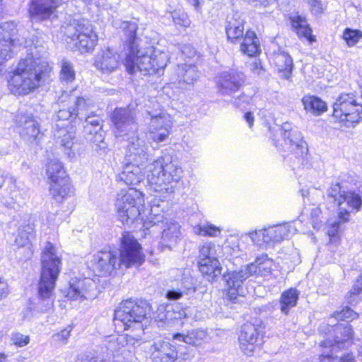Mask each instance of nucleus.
Here are the masks:
<instances>
[{
  "mask_svg": "<svg viewBox=\"0 0 362 362\" xmlns=\"http://www.w3.org/2000/svg\"><path fill=\"white\" fill-rule=\"evenodd\" d=\"M177 74L180 85L182 83L188 86L192 85L199 77L197 68L193 64L178 65Z\"/></svg>",
  "mask_w": 362,
  "mask_h": 362,
  "instance_id": "obj_34",
  "label": "nucleus"
},
{
  "mask_svg": "<svg viewBox=\"0 0 362 362\" xmlns=\"http://www.w3.org/2000/svg\"><path fill=\"white\" fill-rule=\"evenodd\" d=\"M275 63L278 66L279 71H284V76L287 79L289 78L293 69L291 57L287 52H279L275 57Z\"/></svg>",
  "mask_w": 362,
  "mask_h": 362,
  "instance_id": "obj_43",
  "label": "nucleus"
},
{
  "mask_svg": "<svg viewBox=\"0 0 362 362\" xmlns=\"http://www.w3.org/2000/svg\"><path fill=\"white\" fill-rule=\"evenodd\" d=\"M149 122H148V132L150 139L156 143L165 141L170 134L173 127V121L170 116L165 112L153 114L147 112Z\"/></svg>",
  "mask_w": 362,
  "mask_h": 362,
  "instance_id": "obj_17",
  "label": "nucleus"
},
{
  "mask_svg": "<svg viewBox=\"0 0 362 362\" xmlns=\"http://www.w3.org/2000/svg\"><path fill=\"white\" fill-rule=\"evenodd\" d=\"M263 327L260 325L246 322L241 327L239 336L240 347L247 355L252 354L256 346L262 344Z\"/></svg>",
  "mask_w": 362,
  "mask_h": 362,
  "instance_id": "obj_19",
  "label": "nucleus"
},
{
  "mask_svg": "<svg viewBox=\"0 0 362 362\" xmlns=\"http://www.w3.org/2000/svg\"><path fill=\"white\" fill-rule=\"evenodd\" d=\"M188 3L192 5L194 10L197 12H201L202 5L200 0H187Z\"/></svg>",
  "mask_w": 362,
  "mask_h": 362,
  "instance_id": "obj_63",
  "label": "nucleus"
},
{
  "mask_svg": "<svg viewBox=\"0 0 362 362\" xmlns=\"http://www.w3.org/2000/svg\"><path fill=\"white\" fill-rule=\"evenodd\" d=\"M245 120L248 123L250 127L253 126L254 116L251 112H247L244 115Z\"/></svg>",
  "mask_w": 362,
  "mask_h": 362,
  "instance_id": "obj_64",
  "label": "nucleus"
},
{
  "mask_svg": "<svg viewBox=\"0 0 362 362\" xmlns=\"http://www.w3.org/2000/svg\"><path fill=\"white\" fill-rule=\"evenodd\" d=\"M182 174L179 161L170 155L159 157L146 166V178L151 189L163 198L175 192Z\"/></svg>",
  "mask_w": 362,
  "mask_h": 362,
  "instance_id": "obj_3",
  "label": "nucleus"
},
{
  "mask_svg": "<svg viewBox=\"0 0 362 362\" xmlns=\"http://www.w3.org/2000/svg\"><path fill=\"white\" fill-rule=\"evenodd\" d=\"M145 261L141 245L129 233H124L121 238L118 268L139 267Z\"/></svg>",
  "mask_w": 362,
  "mask_h": 362,
  "instance_id": "obj_14",
  "label": "nucleus"
},
{
  "mask_svg": "<svg viewBox=\"0 0 362 362\" xmlns=\"http://www.w3.org/2000/svg\"><path fill=\"white\" fill-rule=\"evenodd\" d=\"M281 136L284 144L276 147L285 152H290L298 160V163L305 165L308 163V147L303 140L302 133L286 122L282 124Z\"/></svg>",
  "mask_w": 362,
  "mask_h": 362,
  "instance_id": "obj_12",
  "label": "nucleus"
},
{
  "mask_svg": "<svg viewBox=\"0 0 362 362\" xmlns=\"http://www.w3.org/2000/svg\"><path fill=\"white\" fill-rule=\"evenodd\" d=\"M143 194L135 187H131L125 193L118 194L115 209L119 220L122 223L132 224L140 215V206H143Z\"/></svg>",
  "mask_w": 362,
  "mask_h": 362,
  "instance_id": "obj_10",
  "label": "nucleus"
},
{
  "mask_svg": "<svg viewBox=\"0 0 362 362\" xmlns=\"http://www.w3.org/2000/svg\"><path fill=\"white\" fill-rule=\"evenodd\" d=\"M207 271L202 270V265L198 264L199 271L206 276L209 281H213L214 279L219 276L221 274L222 267L218 258L210 259V262H206Z\"/></svg>",
  "mask_w": 362,
  "mask_h": 362,
  "instance_id": "obj_44",
  "label": "nucleus"
},
{
  "mask_svg": "<svg viewBox=\"0 0 362 362\" xmlns=\"http://www.w3.org/2000/svg\"><path fill=\"white\" fill-rule=\"evenodd\" d=\"M302 103L306 111L316 116L320 115L327 110V104L317 96L305 95L302 98Z\"/></svg>",
  "mask_w": 362,
  "mask_h": 362,
  "instance_id": "obj_37",
  "label": "nucleus"
},
{
  "mask_svg": "<svg viewBox=\"0 0 362 362\" xmlns=\"http://www.w3.org/2000/svg\"><path fill=\"white\" fill-rule=\"evenodd\" d=\"M60 265L61 259L56 255L54 246L47 243L41 256L42 271L38 284L37 303L28 308L30 311L45 313L52 309V292L60 272Z\"/></svg>",
  "mask_w": 362,
  "mask_h": 362,
  "instance_id": "obj_2",
  "label": "nucleus"
},
{
  "mask_svg": "<svg viewBox=\"0 0 362 362\" xmlns=\"http://www.w3.org/2000/svg\"><path fill=\"white\" fill-rule=\"evenodd\" d=\"M72 109L71 105L66 107H61L57 114L54 115L53 119L57 122H67L69 120L75 119L77 116V113Z\"/></svg>",
  "mask_w": 362,
  "mask_h": 362,
  "instance_id": "obj_49",
  "label": "nucleus"
},
{
  "mask_svg": "<svg viewBox=\"0 0 362 362\" xmlns=\"http://www.w3.org/2000/svg\"><path fill=\"white\" fill-rule=\"evenodd\" d=\"M17 123L21 127L20 135L23 139L30 143L37 140L40 134L37 121L31 117L21 115L18 118Z\"/></svg>",
  "mask_w": 362,
  "mask_h": 362,
  "instance_id": "obj_29",
  "label": "nucleus"
},
{
  "mask_svg": "<svg viewBox=\"0 0 362 362\" xmlns=\"http://www.w3.org/2000/svg\"><path fill=\"white\" fill-rule=\"evenodd\" d=\"M93 134L89 135L88 139L93 143L92 148L100 155L105 154L107 148V144L105 141L104 132L93 131Z\"/></svg>",
  "mask_w": 362,
  "mask_h": 362,
  "instance_id": "obj_47",
  "label": "nucleus"
},
{
  "mask_svg": "<svg viewBox=\"0 0 362 362\" xmlns=\"http://www.w3.org/2000/svg\"><path fill=\"white\" fill-rule=\"evenodd\" d=\"M289 20L293 31L300 38H305L310 43L315 41L305 16L300 15L298 13H293L290 15Z\"/></svg>",
  "mask_w": 362,
  "mask_h": 362,
  "instance_id": "obj_27",
  "label": "nucleus"
},
{
  "mask_svg": "<svg viewBox=\"0 0 362 362\" xmlns=\"http://www.w3.org/2000/svg\"><path fill=\"white\" fill-rule=\"evenodd\" d=\"M151 307L145 300L129 299L122 301L115 310L116 325L121 324L124 329L130 328L143 330L142 321L149 314Z\"/></svg>",
  "mask_w": 362,
  "mask_h": 362,
  "instance_id": "obj_7",
  "label": "nucleus"
},
{
  "mask_svg": "<svg viewBox=\"0 0 362 362\" xmlns=\"http://www.w3.org/2000/svg\"><path fill=\"white\" fill-rule=\"evenodd\" d=\"M151 357L154 362H175L177 351L175 346L168 341L155 342L151 349Z\"/></svg>",
  "mask_w": 362,
  "mask_h": 362,
  "instance_id": "obj_24",
  "label": "nucleus"
},
{
  "mask_svg": "<svg viewBox=\"0 0 362 362\" xmlns=\"http://www.w3.org/2000/svg\"><path fill=\"white\" fill-rule=\"evenodd\" d=\"M132 141L127 146V153L123 160V170L118 174L117 180L127 185H139L144 180V171L146 173V164L148 160V146L144 140Z\"/></svg>",
  "mask_w": 362,
  "mask_h": 362,
  "instance_id": "obj_4",
  "label": "nucleus"
},
{
  "mask_svg": "<svg viewBox=\"0 0 362 362\" xmlns=\"http://www.w3.org/2000/svg\"><path fill=\"white\" fill-rule=\"evenodd\" d=\"M75 71L72 63L63 59L61 62L59 80L62 85H69L75 81Z\"/></svg>",
  "mask_w": 362,
  "mask_h": 362,
  "instance_id": "obj_45",
  "label": "nucleus"
},
{
  "mask_svg": "<svg viewBox=\"0 0 362 362\" xmlns=\"http://www.w3.org/2000/svg\"><path fill=\"white\" fill-rule=\"evenodd\" d=\"M71 329V328L67 327V328L62 330L60 332L54 334V337L55 340L59 341H62L64 343H66L68 338L70 336Z\"/></svg>",
  "mask_w": 362,
  "mask_h": 362,
  "instance_id": "obj_60",
  "label": "nucleus"
},
{
  "mask_svg": "<svg viewBox=\"0 0 362 362\" xmlns=\"http://www.w3.org/2000/svg\"><path fill=\"white\" fill-rule=\"evenodd\" d=\"M299 292L296 288H290L282 293L280 299L281 311L287 315L291 308L295 307L298 300Z\"/></svg>",
  "mask_w": 362,
  "mask_h": 362,
  "instance_id": "obj_41",
  "label": "nucleus"
},
{
  "mask_svg": "<svg viewBox=\"0 0 362 362\" xmlns=\"http://www.w3.org/2000/svg\"><path fill=\"white\" fill-rule=\"evenodd\" d=\"M119 64V54L113 49L103 50L95 61V67L103 74H110L115 71Z\"/></svg>",
  "mask_w": 362,
  "mask_h": 362,
  "instance_id": "obj_25",
  "label": "nucleus"
},
{
  "mask_svg": "<svg viewBox=\"0 0 362 362\" xmlns=\"http://www.w3.org/2000/svg\"><path fill=\"white\" fill-rule=\"evenodd\" d=\"M173 272L175 273L177 277L176 285L181 288L182 293L189 295L196 291L195 281L189 270L174 269Z\"/></svg>",
  "mask_w": 362,
  "mask_h": 362,
  "instance_id": "obj_33",
  "label": "nucleus"
},
{
  "mask_svg": "<svg viewBox=\"0 0 362 362\" xmlns=\"http://www.w3.org/2000/svg\"><path fill=\"white\" fill-rule=\"evenodd\" d=\"M327 200L338 206L339 210L338 219L328 221L327 234L334 238L339 234L341 224L348 221L350 210L360 209L362 199L355 192L342 190L340 185L336 183L327 189Z\"/></svg>",
  "mask_w": 362,
  "mask_h": 362,
  "instance_id": "obj_5",
  "label": "nucleus"
},
{
  "mask_svg": "<svg viewBox=\"0 0 362 362\" xmlns=\"http://www.w3.org/2000/svg\"><path fill=\"white\" fill-rule=\"evenodd\" d=\"M254 266V272H251V276L257 275L264 276L271 273L273 267V260L268 257L267 255L262 254L255 258L254 262L247 266Z\"/></svg>",
  "mask_w": 362,
  "mask_h": 362,
  "instance_id": "obj_36",
  "label": "nucleus"
},
{
  "mask_svg": "<svg viewBox=\"0 0 362 362\" xmlns=\"http://www.w3.org/2000/svg\"><path fill=\"white\" fill-rule=\"evenodd\" d=\"M333 116L349 127L362 119V105L353 94H341L333 105Z\"/></svg>",
  "mask_w": 362,
  "mask_h": 362,
  "instance_id": "obj_13",
  "label": "nucleus"
},
{
  "mask_svg": "<svg viewBox=\"0 0 362 362\" xmlns=\"http://www.w3.org/2000/svg\"><path fill=\"white\" fill-rule=\"evenodd\" d=\"M244 24L245 20L238 13L227 17L225 29L229 42L238 43L243 39L245 36Z\"/></svg>",
  "mask_w": 362,
  "mask_h": 362,
  "instance_id": "obj_26",
  "label": "nucleus"
},
{
  "mask_svg": "<svg viewBox=\"0 0 362 362\" xmlns=\"http://www.w3.org/2000/svg\"><path fill=\"white\" fill-rule=\"evenodd\" d=\"M206 332L203 329H192L187 334H175L174 339L178 341H182L186 344L193 346H199L206 338Z\"/></svg>",
  "mask_w": 362,
  "mask_h": 362,
  "instance_id": "obj_40",
  "label": "nucleus"
},
{
  "mask_svg": "<svg viewBox=\"0 0 362 362\" xmlns=\"http://www.w3.org/2000/svg\"><path fill=\"white\" fill-rule=\"evenodd\" d=\"M120 27L127 37L126 43L128 47V52H134V49L139 48V38L136 35L137 24L134 22L123 21Z\"/></svg>",
  "mask_w": 362,
  "mask_h": 362,
  "instance_id": "obj_35",
  "label": "nucleus"
},
{
  "mask_svg": "<svg viewBox=\"0 0 362 362\" xmlns=\"http://www.w3.org/2000/svg\"><path fill=\"white\" fill-rule=\"evenodd\" d=\"M185 310L175 311L171 306L160 305L158 308L156 320L160 322L171 321L174 319L178 320L185 317Z\"/></svg>",
  "mask_w": 362,
  "mask_h": 362,
  "instance_id": "obj_42",
  "label": "nucleus"
},
{
  "mask_svg": "<svg viewBox=\"0 0 362 362\" xmlns=\"http://www.w3.org/2000/svg\"><path fill=\"white\" fill-rule=\"evenodd\" d=\"M240 51L248 57H255L261 53L259 39L253 30H247L242 39Z\"/></svg>",
  "mask_w": 362,
  "mask_h": 362,
  "instance_id": "obj_31",
  "label": "nucleus"
},
{
  "mask_svg": "<svg viewBox=\"0 0 362 362\" xmlns=\"http://www.w3.org/2000/svg\"><path fill=\"white\" fill-rule=\"evenodd\" d=\"M65 127V124L57 123L55 127L57 130L54 133V137L56 142L64 148L65 153L71 158L75 156L74 151H72L75 136L74 132L68 131Z\"/></svg>",
  "mask_w": 362,
  "mask_h": 362,
  "instance_id": "obj_30",
  "label": "nucleus"
},
{
  "mask_svg": "<svg viewBox=\"0 0 362 362\" xmlns=\"http://www.w3.org/2000/svg\"><path fill=\"white\" fill-rule=\"evenodd\" d=\"M343 38L349 47L354 46L362 38V31L347 28L343 33Z\"/></svg>",
  "mask_w": 362,
  "mask_h": 362,
  "instance_id": "obj_50",
  "label": "nucleus"
},
{
  "mask_svg": "<svg viewBox=\"0 0 362 362\" xmlns=\"http://www.w3.org/2000/svg\"><path fill=\"white\" fill-rule=\"evenodd\" d=\"M252 100V97L250 95H247L245 93L241 94L238 97H235L233 99L230 100V103L235 107H243L246 105L249 104Z\"/></svg>",
  "mask_w": 362,
  "mask_h": 362,
  "instance_id": "obj_55",
  "label": "nucleus"
},
{
  "mask_svg": "<svg viewBox=\"0 0 362 362\" xmlns=\"http://www.w3.org/2000/svg\"><path fill=\"white\" fill-rule=\"evenodd\" d=\"M250 3H255V6H263L264 7L274 3L276 0H247Z\"/></svg>",
  "mask_w": 362,
  "mask_h": 362,
  "instance_id": "obj_62",
  "label": "nucleus"
},
{
  "mask_svg": "<svg viewBox=\"0 0 362 362\" xmlns=\"http://www.w3.org/2000/svg\"><path fill=\"white\" fill-rule=\"evenodd\" d=\"M333 317L337 320L349 321L358 317V314L351 308L346 307L341 311L334 313Z\"/></svg>",
  "mask_w": 362,
  "mask_h": 362,
  "instance_id": "obj_51",
  "label": "nucleus"
},
{
  "mask_svg": "<svg viewBox=\"0 0 362 362\" xmlns=\"http://www.w3.org/2000/svg\"><path fill=\"white\" fill-rule=\"evenodd\" d=\"M313 14L318 16L324 12V6L320 0H306Z\"/></svg>",
  "mask_w": 362,
  "mask_h": 362,
  "instance_id": "obj_56",
  "label": "nucleus"
},
{
  "mask_svg": "<svg viewBox=\"0 0 362 362\" xmlns=\"http://www.w3.org/2000/svg\"><path fill=\"white\" fill-rule=\"evenodd\" d=\"M67 297L71 300H91L96 297V285L91 279H75L69 283Z\"/></svg>",
  "mask_w": 362,
  "mask_h": 362,
  "instance_id": "obj_21",
  "label": "nucleus"
},
{
  "mask_svg": "<svg viewBox=\"0 0 362 362\" xmlns=\"http://www.w3.org/2000/svg\"><path fill=\"white\" fill-rule=\"evenodd\" d=\"M171 16L175 25H180L182 27L189 26L190 20L186 13L180 11H175L171 13Z\"/></svg>",
  "mask_w": 362,
  "mask_h": 362,
  "instance_id": "obj_52",
  "label": "nucleus"
},
{
  "mask_svg": "<svg viewBox=\"0 0 362 362\" xmlns=\"http://www.w3.org/2000/svg\"><path fill=\"white\" fill-rule=\"evenodd\" d=\"M294 231L295 228L290 224L285 223L255 230L249 233L248 235L255 245L259 247H267L288 239L291 233H294Z\"/></svg>",
  "mask_w": 362,
  "mask_h": 362,
  "instance_id": "obj_15",
  "label": "nucleus"
},
{
  "mask_svg": "<svg viewBox=\"0 0 362 362\" xmlns=\"http://www.w3.org/2000/svg\"><path fill=\"white\" fill-rule=\"evenodd\" d=\"M175 287H172V288L168 289L166 292V298L170 300H177L180 299L184 295L181 288L179 286L175 285Z\"/></svg>",
  "mask_w": 362,
  "mask_h": 362,
  "instance_id": "obj_57",
  "label": "nucleus"
},
{
  "mask_svg": "<svg viewBox=\"0 0 362 362\" xmlns=\"http://www.w3.org/2000/svg\"><path fill=\"white\" fill-rule=\"evenodd\" d=\"M47 175L52 182L69 178L62 163L57 159H51L47 165Z\"/></svg>",
  "mask_w": 362,
  "mask_h": 362,
  "instance_id": "obj_39",
  "label": "nucleus"
},
{
  "mask_svg": "<svg viewBox=\"0 0 362 362\" xmlns=\"http://www.w3.org/2000/svg\"><path fill=\"white\" fill-rule=\"evenodd\" d=\"M168 62V56L165 52L154 50L152 53L151 50V54H148V52L137 48L127 53L124 65L131 74L139 71L144 75H160Z\"/></svg>",
  "mask_w": 362,
  "mask_h": 362,
  "instance_id": "obj_6",
  "label": "nucleus"
},
{
  "mask_svg": "<svg viewBox=\"0 0 362 362\" xmlns=\"http://www.w3.org/2000/svg\"><path fill=\"white\" fill-rule=\"evenodd\" d=\"M218 248L212 243H206L199 247L198 264L202 265L203 271H207L206 262H210V259L218 258L217 249Z\"/></svg>",
  "mask_w": 362,
  "mask_h": 362,
  "instance_id": "obj_38",
  "label": "nucleus"
},
{
  "mask_svg": "<svg viewBox=\"0 0 362 362\" xmlns=\"http://www.w3.org/2000/svg\"><path fill=\"white\" fill-rule=\"evenodd\" d=\"M254 266L245 265L238 271L228 272L223 275L228 288L226 296L230 301L236 302L244 281L251 276V272H254Z\"/></svg>",
  "mask_w": 362,
  "mask_h": 362,
  "instance_id": "obj_20",
  "label": "nucleus"
},
{
  "mask_svg": "<svg viewBox=\"0 0 362 362\" xmlns=\"http://www.w3.org/2000/svg\"><path fill=\"white\" fill-rule=\"evenodd\" d=\"M144 227L146 230H150L154 227H159L163 230L159 242L162 248L172 250L181 240L180 225L173 219L164 217L162 214H154L147 217L144 221Z\"/></svg>",
  "mask_w": 362,
  "mask_h": 362,
  "instance_id": "obj_11",
  "label": "nucleus"
},
{
  "mask_svg": "<svg viewBox=\"0 0 362 362\" xmlns=\"http://www.w3.org/2000/svg\"><path fill=\"white\" fill-rule=\"evenodd\" d=\"M11 340L18 347H23L29 344L30 337L20 332H14L11 334Z\"/></svg>",
  "mask_w": 362,
  "mask_h": 362,
  "instance_id": "obj_54",
  "label": "nucleus"
},
{
  "mask_svg": "<svg viewBox=\"0 0 362 362\" xmlns=\"http://www.w3.org/2000/svg\"><path fill=\"white\" fill-rule=\"evenodd\" d=\"M35 236V230L31 225H25L18 229L16 243L18 247H25L30 244Z\"/></svg>",
  "mask_w": 362,
  "mask_h": 362,
  "instance_id": "obj_46",
  "label": "nucleus"
},
{
  "mask_svg": "<svg viewBox=\"0 0 362 362\" xmlns=\"http://www.w3.org/2000/svg\"><path fill=\"white\" fill-rule=\"evenodd\" d=\"M74 89L70 91L63 90L62 95L59 98L58 102L64 103L68 98V103L71 105L73 110L77 113L76 117L82 120L86 116L84 112L90 107V103L89 99L83 97L75 96L72 94Z\"/></svg>",
  "mask_w": 362,
  "mask_h": 362,
  "instance_id": "obj_28",
  "label": "nucleus"
},
{
  "mask_svg": "<svg viewBox=\"0 0 362 362\" xmlns=\"http://www.w3.org/2000/svg\"><path fill=\"white\" fill-rule=\"evenodd\" d=\"M136 115L137 110L132 105L124 108H116L111 115V120L115 129V136L127 140L128 144H131L132 141L143 140L138 136Z\"/></svg>",
  "mask_w": 362,
  "mask_h": 362,
  "instance_id": "obj_9",
  "label": "nucleus"
},
{
  "mask_svg": "<svg viewBox=\"0 0 362 362\" xmlns=\"http://www.w3.org/2000/svg\"><path fill=\"white\" fill-rule=\"evenodd\" d=\"M58 7L57 0H32L28 12L32 21L40 22L51 18Z\"/></svg>",
  "mask_w": 362,
  "mask_h": 362,
  "instance_id": "obj_22",
  "label": "nucleus"
},
{
  "mask_svg": "<svg viewBox=\"0 0 362 362\" xmlns=\"http://www.w3.org/2000/svg\"><path fill=\"white\" fill-rule=\"evenodd\" d=\"M95 271L100 276H107L118 268V257L114 252L99 251L93 257Z\"/></svg>",
  "mask_w": 362,
  "mask_h": 362,
  "instance_id": "obj_23",
  "label": "nucleus"
},
{
  "mask_svg": "<svg viewBox=\"0 0 362 362\" xmlns=\"http://www.w3.org/2000/svg\"><path fill=\"white\" fill-rule=\"evenodd\" d=\"M362 292V274L360 275L358 279L356 281L351 291V293L352 295H358Z\"/></svg>",
  "mask_w": 362,
  "mask_h": 362,
  "instance_id": "obj_61",
  "label": "nucleus"
},
{
  "mask_svg": "<svg viewBox=\"0 0 362 362\" xmlns=\"http://www.w3.org/2000/svg\"><path fill=\"white\" fill-rule=\"evenodd\" d=\"M319 331L326 337L320 344L323 347H341L345 342L352 339L354 334L351 326L348 323L332 325L322 322L319 327Z\"/></svg>",
  "mask_w": 362,
  "mask_h": 362,
  "instance_id": "obj_16",
  "label": "nucleus"
},
{
  "mask_svg": "<svg viewBox=\"0 0 362 362\" xmlns=\"http://www.w3.org/2000/svg\"><path fill=\"white\" fill-rule=\"evenodd\" d=\"M23 44V42H21ZM27 57L19 62L8 81L10 91L18 95H26L37 89L50 70L48 63L43 59L47 47L42 37L32 35L23 42Z\"/></svg>",
  "mask_w": 362,
  "mask_h": 362,
  "instance_id": "obj_1",
  "label": "nucleus"
},
{
  "mask_svg": "<svg viewBox=\"0 0 362 362\" xmlns=\"http://www.w3.org/2000/svg\"><path fill=\"white\" fill-rule=\"evenodd\" d=\"M84 131L89 135L93 134L95 130L100 131L102 129L103 119L96 115H90L84 117Z\"/></svg>",
  "mask_w": 362,
  "mask_h": 362,
  "instance_id": "obj_48",
  "label": "nucleus"
},
{
  "mask_svg": "<svg viewBox=\"0 0 362 362\" xmlns=\"http://www.w3.org/2000/svg\"><path fill=\"white\" fill-rule=\"evenodd\" d=\"M10 293V289L7 281L0 276V301L6 298Z\"/></svg>",
  "mask_w": 362,
  "mask_h": 362,
  "instance_id": "obj_58",
  "label": "nucleus"
},
{
  "mask_svg": "<svg viewBox=\"0 0 362 362\" xmlns=\"http://www.w3.org/2000/svg\"><path fill=\"white\" fill-rule=\"evenodd\" d=\"M49 192L52 198L57 202H62L66 197L71 196L73 193L69 178L52 182Z\"/></svg>",
  "mask_w": 362,
  "mask_h": 362,
  "instance_id": "obj_32",
  "label": "nucleus"
},
{
  "mask_svg": "<svg viewBox=\"0 0 362 362\" xmlns=\"http://www.w3.org/2000/svg\"><path fill=\"white\" fill-rule=\"evenodd\" d=\"M321 210L319 207H313L310 211V218L313 222V227L315 228L316 225L322 222L321 220Z\"/></svg>",
  "mask_w": 362,
  "mask_h": 362,
  "instance_id": "obj_59",
  "label": "nucleus"
},
{
  "mask_svg": "<svg viewBox=\"0 0 362 362\" xmlns=\"http://www.w3.org/2000/svg\"><path fill=\"white\" fill-rule=\"evenodd\" d=\"M64 33L71 48L76 47L82 53L92 50L98 41L92 25L85 19H73L64 27Z\"/></svg>",
  "mask_w": 362,
  "mask_h": 362,
  "instance_id": "obj_8",
  "label": "nucleus"
},
{
  "mask_svg": "<svg viewBox=\"0 0 362 362\" xmlns=\"http://www.w3.org/2000/svg\"><path fill=\"white\" fill-rule=\"evenodd\" d=\"M245 81V74L235 69L222 71L216 77L217 91L223 96H231L240 90Z\"/></svg>",
  "mask_w": 362,
  "mask_h": 362,
  "instance_id": "obj_18",
  "label": "nucleus"
},
{
  "mask_svg": "<svg viewBox=\"0 0 362 362\" xmlns=\"http://www.w3.org/2000/svg\"><path fill=\"white\" fill-rule=\"evenodd\" d=\"M196 232L199 235L209 236H217L221 233L217 227L211 224L199 225Z\"/></svg>",
  "mask_w": 362,
  "mask_h": 362,
  "instance_id": "obj_53",
  "label": "nucleus"
}]
</instances>
